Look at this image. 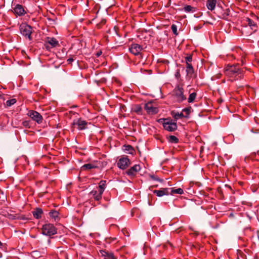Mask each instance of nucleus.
I'll return each mask as SVG.
<instances>
[{"mask_svg":"<svg viewBox=\"0 0 259 259\" xmlns=\"http://www.w3.org/2000/svg\"><path fill=\"white\" fill-rule=\"evenodd\" d=\"M177 75H180L179 72L177 73Z\"/></svg>","mask_w":259,"mask_h":259,"instance_id":"40","label":"nucleus"},{"mask_svg":"<svg viewBox=\"0 0 259 259\" xmlns=\"http://www.w3.org/2000/svg\"><path fill=\"white\" fill-rule=\"evenodd\" d=\"M229 15V10L228 9H226V10L224 11V12L221 17L223 19L227 20L228 19V17Z\"/></svg>","mask_w":259,"mask_h":259,"instance_id":"30","label":"nucleus"},{"mask_svg":"<svg viewBox=\"0 0 259 259\" xmlns=\"http://www.w3.org/2000/svg\"><path fill=\"white\" fill-rule=\"evenodd\" d=\"M95 166L91 164V163H88V164H84L82 167H81V169L82 170H84V169H92L93 168H94Z\"/></svg>","mask_w":259,"mask_h":259,"instance_id":"29","label":"nucleus"},{"mask_svg":"<svg viewBox=\"0 0 259 259\" xmlns=\"http://www.w3.org/2000/svg\"><path fill=\"white\" fill-rule=\"evenodd\" d=\"M171 114L176 120L185 117V114L182 112L179 113L172 111Z\"/></svg>","mask_w":259,"mask_h":259,"instance_id":"20","label":"nucleus"},{"mask_svg":"<svg viewBox=\"0 0 259 259\" xmlns=\"http://www.w3.org/2000/svg\"><path fill=\"white\" fill-rule=\"evenodd\" d=\"M97 55H98V56H99L100 55V53H98V54H97Z\"/></svg>","mask_w":259,"mask_h":259,"instance_id":"42","label":"nucleus"},{"mask_svg":"<svg viewBox=\"0 0 259 259\" xmlns=\"http://www.w3.org/2000/svg\"><path fill=\"white\" fill-rule=\"evenodd\" d=\"M2 245V243H1V242L0 241V246H1Z\"/></svg>","mask_w":259,"mask_h":259,"instance_id":"41","label":"nucleus"},{"mask_svg":"<svg viewBox=\"0 0 259 259\" xmlns=\"http://www.w3.org/2000/svg\"><path fill=\"white\" fill-rule=\"evenodd\" d=\"M14 12L15 14L18 16H23L26 13V12L23 6L19 4L16 5L14 8Z\"/></svg>","mask_w":259,"mask_h":259,"instance_id":"16","label":"nucleus"},{"mask_svg":"<svg viewBox=\"0 0 259 259\" xmlns=\"http://www.w3.org/2000/svg\"><path fill=\"white\" fill-rule=\"evenodd\" d=\"M182 112L185 113L186 114L185 115V117H188L190 112V108H186L183 109Z\"/></svg>","mask_w":259,"mask_h":259,"instance_id":"32","label":"nucleus"},{"mask_svg":"<svg viewBox=\"0 0 259 259\" xmlns=\"http://www.w3.org/2000/svg\"><path fill=\"white\" fill-rule=\"evenodd\" d=\"M34 217L37 219H40L41 217L42 213V210L40 208H36L33 212Z\"/></svg>","mask_w":259,"mask_h":259,"instance_id":"19","label":"nucleus"},{"mask_svg":"<svg viewBox=\"0 0 259 259\" xmlns=\"http://www.w3.org/2000/svg\"><path fill=\"white\" fill-rule=\"evenodd\" d=\"M144 108L148 114H155L158 112V108L154 106L152 102H149L145 104Z\"/></svg>","mask_w":259,"mask_h":259,"instance_id":"9","label":"nucleus"},{"mask_svg":"<svg viewBox=\"0 0 259 259\" xmlns=\"http://www.w3.org/2000/svg\"><path fill=\"white\" fill-rule=\"evenodd\" d=\"M171 29L174 34H175L176 35H177L178 34L177 31V26L176 25L172 24L171 26Z\"/></svg>","mask_w":259,"mask_h":259,"instance_id":"33","label":"nucleus"},{"mask_svg":"<svg viewBox=\"0 0 259 259\" xmlns=\"http://www.w3.org/2000/svg\"><path fill=\"white\" fill-rule=\"evenodd\" d=\"M186 72L188 75H192L194 73L193 67L190 63L186 64Z\"/></svg>","mask_w":259,"mask_h":259,"instance_id":"22","label":"nucleus"},{"mask_svg":"<svg viewBox=\"0 0 259 259\" xmlns=\"http://www.w3.org/2000/svg\"><path fill=\"white\" fill-rule=\"evenodd\" d=\"M16 102V100L15 99H12L11 100H9L6 102V105L7 106H11L14 105Z\"/></svg>","mask_w":259,"mask_h":259,"instance_id":"31","label":"nucleus"},{"mask_svg":"<svg viewBox=\"0 0 259 259\" xmlns=\"http://www.w3.org/2000/svg\"><path fill=\"white\" fill-rule=\"evenodd\" d=\"M87 122L82 118H76L73 120L72 125L74 127H76L78 130H83L87 128Z\"/></svg>","mask_w":259,"mask_h":259,"instance_id":"5","label":"nucleus"},{"mask_svg":"<svg viewBox=\"0 0 259 259\" xmlns=\"http://www.w3.org/2000/svg\"><path fill=\"white\" fill-rule=\"evenodd\" d=\"M42 234L44 235L51 236L57 234V231L56 227L52 224H46L41 228Z\"/></svg>","mask_w":259,"mask_h":259,"instance_id":"3","label":"nucleus"},{"mask_svg":"<svg viewBox=\"0 0 259 259\" xmlns=\"http://www.w3.org/2000/svg\"><path fill=\"white\" fill-rule=\"evenodd\" d=\"M125 150H127V151H131V150H133V148H132V147L131 146L127 145V146H125ZM130 153H131V152H130Z\"/></svg>","mask_w":259,"mask_h":259,"instance_id":"36","label":"nucleus"},{"mask_svg":"<svg viewBox=\"0 0 259 259\" xmlns=\"http://www.w3.org/2000/svg\"><path fill=\"white\" fill-rule=\"evenodd\" d=\"M151 178L153 179V180H156V181H160L161 182V180H160L158 178H156L154 176H151Z\"/></svg>","mask_w":259,"mask_h":259,"instance_id":"37","label":"nucleus"},{"mask_svg":"<svg viewBox=\"0 0 259 259\" xmlns=\"http://www.w3.org/2000/svg\"><path fill=\"white\" fill-rule=\"evenodd\" d=\"M49 45L51 46V48L56 47L59 45L58 41L54 37H47L46 40L45 47L47 50L50 49V47Z\"/></svg>","mask_w":259,"mask_h":259,"instance_id":"11","label":"nucleus"},{"mask_svg":"<svg viewBox=\"0 0 259 259\" xmlns=\"http://www.w3.org/2000/svg\"><path fill=\"white\" fill-rule=\"evenodd\" d=\"M73 59L72 58H70L67 59V62L68 63H71L72 62H73Z\"/></svg>","mask_w":259,"mask_h":259,"instance_id":"38","label":"nucleus"},{"mask_svg":"<svg viewBox=\"0 0 259 259\" xmlns=\"http://www.w3.org/2000/svg\"><path fill=\"white\" fill-rule=\"evenodd\" d=\"M100 253L102 256L105 257V259H115L112 253L106 252L105 250H101Z\"/></svg>","mask_w":259,"mask_h":259,"instance_id":"17","label":"nucleus"},{"mask_svg":"<svg viewBox=\"0 0 259 259\" xmlns=\"http://www.w3.org/2000/svg\"><path fill=\"white\" fill-rule=\"evenodd\" d=\"M27 114L33 120L38 123H40L42 122V117L38 112L30 110L28 112Z\"/></svg>","mask_w":259,"mask_h":259,"instance_id":"8","label":"nucleus"},{"mask_svg":"<svg viewBox=\"0 0 259 259\" xmlns=\"http://www.w3.org/2000/svg\"><path fill=\"white\" fill-rule=\"evenodd\" d=\"M174 96L178 102H182L186 100V97L184 95V89L182 84H178L173 91Z\"/></svg>","mask_w":259,"mask_h":259,"instance_id":"2","label":"nucleus"},{"mask_svg":"<svg viewBox=\"0 0 259 259\" xmlns=\"http://www.w3.org/2000/svg\"><path fill=\"white\" fill-rule=\"evenodd\" d=\"M50 216L53 218L54 219L55 221H57L58 219V214H59V213L58 211H56V210H53V211H51L50 213Z\"/></svg>","mask_w":259,"mask_h":259,"instance_id":"26","label":"nucleus"},{"mask_svg":"<svg viewBox=\"0 0 259 259\" xmlns=\"http://www.w3.org/2000/svg\"><path fill=\"white\" fill-rule=\"evenodd\" d=\"M141 167L139 164H135L133 166L131 167L128 170L126 171V174L130 176H135L137 173L140 171Z\"/></svg>","mask_w":259,"mask_h":259,"instance_id":"14","label":"nucleus"},{"mask_svg":"<svg viewBox=\"0 0 259 259\" xmlns=\"http://www.w3.org/2000/svg\"><path fill=\"white\" fill-rule=\"evenodd\" d=\"M168 142L171 143H178L179 139L175 136H170L168 139Z\"/></svg>","mask_w":259,"mask_h":259,"instance_id":"27","label":"nucleus"},{"mask_svg":"<svg viewBox=\"0 0 259 259\" xmlns=\"http://www.w3.org/2000/svg\"><path fill=\"white\" fill-rule=\"evenodd\" d=\"M103 193L100 192L98 189H94L90 193V195L91 198H94L96 201H99L101 199Z\"/></svg>","mask_w":259,"mask_h":259,"instance_id":"13","label":"nucleus"},{"mask_svg":"<svg viewBox=\"0 0 259 259\" xmlns=\"http://www.w3.org/2000/svg\"><path fill=\"white\" fill-rule=\"evenodd\" d=\"M203 26V25L201 24H198L196 26H195L194 27V29L196 31L198 30L199 29H201Z\"/></svg>","mask_w":259,"mask_h":259,"instance_id":"35","label":"nucleus"},{"mask_svg":"<svg viewBox=\"0 0 259 259\" xmlns=\"http://www.w3.org/2000/svg\"><path fill=\"white\" fill-rule=\"evenodd\" d=\"M184 10L187 13H193L195 11V8L190 5H187L184 7Z\"/></svg>","mask_w":259,"mask_h":259,"instance_id":"24","label":"nucleus"},{"mask_svg":"<svg viewBox=\"0 0 259 259\" xmlns=\"http://www.w3.org/2000/svg\"><path fill=\"white\" fill-rule=\"evenodd\" d=\"M169 194H182L184 193L183 190L181 188L174 189L173 188L169 189Z\"/></svg>","mask_w":259,"mask_h":259,"instance_id":"23","label":"nucleus"},{"mask_svg":"<svg viewBox=\"0 0 259 259\" xmlns=\"http://www.w3.org/2000/svg\"><path fill=\"white\" fill-rule=\"evenodd\" d=\"M20 31L23 35L27 37L29 39H31L32 33L31 26L26 24H22L20 26Z\"/></svg>","mask_w":259,"mask_h":259,"instance_id":"6","label":"nucleus"},{"mask_svg":"<svg viewBox=\"0 0 259 259\" xmlns=\"http://www.w3.org/2000/svg\"><path fill=\"white\" fill-rule=\"evenodd\" d=\"M106 186V181H101L98 187H97L96 189H98L100 192L103 193Z\"/></svg>","mask_w":259,"mask_h":259,"instance_id":"21","label":"nucleus"},{"mask_svg":"<svg viewBox=\"0 0 259 259\" xmlns=\"http://www.w3.org/2000/svg\"><path fill=\"white\" fill-rule=\"evenodd\" d=\"M133 111L138 114H142V107L140 105H137L134 107Z\"/></svg>","mask_w":259,"mask_h":259,"instance_id":"28","label":"nucleus"},{"mask_svg":"<svg viewBox=\"0 0 259 259\" xmlns=\"http://www.w3.org/2000/svg\"><path fill=\"white\" fill-rule=\"evenodd\" d=\"M225 74L231 81H233L242 78L243 70L237 65H228L225 69Z\"/></svg>","mask_w":259,"mask_h":259,"instance_id":"1","label":"nucleus"},{"mask_svg":"<svg viewBox=\"0 0 259 259\" xmlns=\"http://www.w3.org/2000/svg\"><path fill=\"white\" fill-rule=\"evenodd\" d=\"M163 126L165 130L169 132L174 131L177 128L176 121L170 119H164Z\"/></svg>","mask_w":259,"mask_h":259,"instance_id":"4","label":"nucleus"},{"mask_svg":"<svg viewBox=\"0 0 259 259\" xmlns=\"http://www.w3.org/2000/svg\"><path fill=\"white\" fill-rule=\"evenodd\" d=\"M217 0H207L206 6L208 9L212 11L215 7Z\"/></svg>","mask_w":259,"mask_h":259,"instance_id":"18","label":"nucleus"},{"mask_svg":"<svg viewBox=\"0 0 259 259\" xmlns=\"http://www.w3.org/2000/svg\"><path fill=\"white\" fill-rule=\"evenodd\" d=\"M130 164V161L127 156L121 157L117 163L118 168L121 169H126Z\"/></svg>","mask_w":259,"mask_h":259,"instance_id":"7","label":"nucleus"},{"mask_svg":"<svg viewBox=\"0 0 259 259\" xmlns=\"http://www.w3.org/2000/svg\"><path fill=\"white\" fill-rule=\"evenodd\" d=\"M253 17L255 19V20L247 18L246 19V23L247 25L250 27L253 32H255L257 30L258 28L257 25V20L258 18L255 15H253Z\"/></svg>","mask_w":259,"mask_h":259,"instance_id":"10","label":"nucleus"},{"mask_svg":"<svg viewBox=\"0 0 259 259\" xmlns=\"http://www.w3.org/2000/svg\"><path fill=\"white\" fill-rule=\"evenodd\" d=\"M169 188H161L159 190H155L153 191V193L158 197H162L164 195H168L169 194Z\"/></svg>","mask_w":259,"mask_h":259,"instance_id":"15","label":"nucleus"},{"mask_svg":"<svg viewBox=\"0 0 259 259\" xmlns=\"http://www.w3.org/2000/svg\"><path fill=\"white\" fill-rule=\"evenodd\" d=\"M196 95L197 94L195 92L191 93L188 99V103H190L193 102L196 98Z\"/></svg>","mask_w":259,"mask_h":259,"instance_id":"25","label":"nucleus"},{"mask_svg":"<svg viewBox=\"0 0 259 259\" xmlns=\"http://www.w3.org/2000/svg\"><path fill=\"white\" fill-rule=\"evenodd\" d=\"M192 58L191 56H187L185 58L186 64L189 63V62L192 61Z\"/></svg>","mask_w":259,"mask_h":259,"instance_id":"34","label":"nucleus"},{"mask_svg":"<svg viewBox=\"0 0 259 259\" xmlns=\"http://www.w3.org/2000/svg\"><path fill=\"white\" fill-rule=\"evenodd\" d=\"M27 124H28V123L26 121H25V122H23V125L24 126H26L27 125Z\"/></svg>","mask_w":259,"mask_h":259,"instance_id":"39","label":"nucleus"},{"mask_svg":"<svg viewBox=\"0 0 259 259\" xmlns=\"http://www.w3.org/2000/svg\"><path fill=\"white\" fill-rule=\"evenodd\" d=\"M1 97V95H0V97Z\"/></svg>","mask_w":259,"mask_h":259,"instance_id":"43","label":"nucleus"},{"mask_svg":"<svg viewBox=\"0 0 259 259\" xmlns=\"http://www.w3.org/2000/svg\"><path fill=\"white\" fill-rule=\"evenodd\" d=\"M142 50V46L137 44H133L129 48L130 52L135 55L139 54Z\"/></svg>","mask_w":259,"mask_h":259,"instance_id":"12","label":"nucleus"}]
</instances>
